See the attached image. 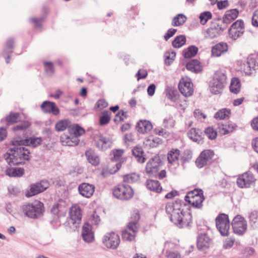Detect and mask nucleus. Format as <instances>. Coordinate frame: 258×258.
<instances>
[{
  "instance_id": "19",
  "label": "nucleus",
  "mask_w": 258,
  "mask_h": 258,
  "mask_svg": "<svg viewBox=\"0 0 258 258\" xmlns=\"http://www.w3.org/2000/svg\"><path fill=\"white\" fill-rule=\"evenodd\" d=\"M67 212V208L62 200H59L57 203L54 204L51 209V214L56 216L57 218L65 216Z\"/></svg>"
},
{
  "instance_id": "43",
  "label": "nucleus",
  "mask_w": 258,
  "mask_h": 258,
  "mask_svg": "<svg viewBox=\"0 0 258 258\" xmlns=\"http://www.w3.org/2000/svg\"><path fill=\"white\" fill-rule=\"evenodd\" d=\"M186 37L183 35H180L175 37L172 42L173 47L179 48L183 46L186 43Z\"/></svg>"
},
{
  "instance_id": "39",
  "label": "nucleus",
  "mask_w": 258,
  "mask_h": 258,
  "mask_svg": "<svg viewBox=\"0 0 258 258\" xmlns=\"http://www.w3.org/2000/svg\"><path fill=\"white\" fill-rule=\"evenodd\" d=\"M20 114L17 112H11L9 115L4 119H1V122H6L7 126H9L18 121Z\"/></svg>"
},
{
  "instance_id": "63",
  "label": "nucleus",
  "mask_w": 258,
  "mask_h": 258,
  "mask_svg": "<svg viewBox=\"0 0 258 258\" xmlns=\"http://www.w3.org/2000/svg\"><path fill=\"white\" fill-rule=\"evenodd\" d=\"M227 26H228L226 24L222 23V24H217L213 25L211 28H214V29H215L216 31L219 32L220 34H221L223 32L227 29Z\"/></svg>"
},
{
  "instance_id": "28",
  "label": "nucleus",
  "mask_w": 258,
  "mask_h": 258,
  "mask_svg": "<svg viewBox=\"0 0 258 258\" xmlns=\"http://www.w3.org/2000/svg\"><path fill=\"white\" fill-rule=\"evenodd\" d=\"M14 39L13 38L8 39L5 44V47L3 50V55L5 57L7 63H9V59L13 53L14 48Z\"/></svg>"
},
{
  "instance_id": "18",
  "label": "nucleus",
  "mask_w": 258,
  "mask_h": 258,
  "mask_svg": "<svg viewBox=\"0 0 258 258\" xmlns=\"http://www.w3.org/2000/svg\"><path fill=\"white\" fill-rule=\"evenodd\" d=\"M70 223H72L74 227L77 228L82 220V214L81 208L79 207L72 208L70 211Z\"/></svg>"
},
{
  "instance_id": "6",
  "label": "nucleus",
  "mask_w": 258,
  "mask_h": 258,
  "mask_svg": "<svg viewBox=\"0 0 258 258\" xmlns=\"http://www.w3.org/2000/svg\"><path fill=\"white\" fill-rule=\"evenodd\" d=\"M113 195L118 199L128 200L133 197L134 190L128 184H119L114 187Z\"/></svg>"
},
{
  "instance_id": "49",
  "label": "nucleus",
  "mask_w": 258,
  "mask_h": 258,
  "mask_svg": "<svg viewBox=\"0 0 258 258\" xmlns=\"http://www.w3.org/2000/svg\"><path fill=\"white\" fill-rule=\"evenodd\" d=\"M166 96L167 98L172 102H175L178 99V92L172 88L166 89Z\"/></svg>"
},
{
  "instance_id": "44",
  "label": "nucleus",
  "mask_w": 258,
  "mask_h": 258,
  "mask_svg": "<svg viewBox=\"0 0 258 258\" xmlns=\"http://www.w3.org/2000/svg\"><path fill=\"white\" fill-rule=\"evenodd\" d=\"M229 88L231 92L235 94L240 91V83L237 78H233L231 79Z\"/></svg>"
},
{
  "instance_id": "34",
  "label": "nucleus",
  "mask_w": 258,
  "mask_h": 258,
  "mask_svg": "<svg viewBox=\"0 0 258 258\" xmlns=\"http://www.w3.org/2000/svg\"><path fill=\"white\" fill-rule=\"evenodd\" d=\"M85 156L88 161L93 166H97L99 164L100 159L98 155L91 149L85 152Z\"/></svg>"
},
{
  "instance_id": "60",
  "label": "nucleus",
  "mask_w": 258,
  "mask_h": 258,
  "mask_svg": "<svg viewBox=\"0 0 258 258\" xmlns=\"http://www.w3.org/2000/svg\"><path fill=\"white\" fill-rule=\"evenodd\" d=\"M137 180V177L135 174H127L123 176V182L126 183H133Z\"/></svg>"
},
{
  "instance_id": "14",
  "label": "nucleus",
  "mask_w": 258,
  "mask_h": 258,
  "mask_svg": "<svg viewBox=\"0 0 258 258\" xmlns=\"http://www.w3.org/2000/svg\"><path fill=\"white\" fill-rule=\"evenodd\" d=\"M103 243L107 248L115 249L120 243L119 236L114 232L107 233L103 237Z\"/></svg>"
},
{
  "instance_id": "38",
  "label": "nucleus",
  "mask_w": 258,
  "mask_h": 258,
  "mask_svg": "<svg viewBox=\"0 0 258 258\" xmlns=\"http://www.w3.org/2000/svg\"><path fill=\"white\" fill-rule=\"evenodd\" d=\"M132 154L137 159L138 162L143 163L146 161V158L144 157V151L141 147L136 146L132 149Z\"/></svg>"
},
{
  "instance_id": "64",
  "label": "nucleus",
  "mask_w": 258,
  "mask_h": 258,
  "mask_svg": "<svg viewBox=\"0 0 258 258\" xmlns=\"http://www.w3.org/2000/svg\"><path fill=\"white\" fill-rule=\"evenodd\" d=\"M44 20V17H41L39 19L36 18H32L29 19L30 22L33 23L35 24V27L37 28H40L42 26L41 22Z\"/></svg>"
},
{
  "instance_id": "8",
  "label": "nucleus",
  "mask_w": 258,
  "mask_h": 258,
  "mask_svg": "<svg viewBox=\"0 0 258 258\" xmlns=\"http://www.w3.org/2000/svg\"><path fill=\"white\" fill-rule=\"evenodd\" d=\"M231 225L233 232L239 236L243 235L247 229L246 220L240 215H237L234 217Z\"/></svg>"
},
{
  "instance_id": "27",
  "label": "nucleus",
  "mask_w": 258,
  "mask_h": 258,
  "mask_svg": "<svg viewBox=\"0 0 258 258\" xmlns=\"http://www.w3.org/2000/svg\"><path fill=\"white\" fill-rule=\"evenodd\" d=\"M238 14L239 11L236 9L227 10L222 18V23L226 24L228 26L237 18Z\"/></svg>"
},
{
  "instance_id": "57",
  "label": "nucleus",
  "mask_w": 258,
  "mask_h": 258,
  "mask_svg": "<svg viewBox=\"0 0 258 258\" xmlns=\"http://www.w3.org/2000/svg\"><path fill=\"white\" fill-rule=\"evenodd\" d=\"M45 71L47 75L51 76L54 72L53 63L51 62L45 61L44 62Z\"/></svg>"
},
{
  "instance_id": "30",
  "label": "nucleus",
  "mask_w": 258,
  "mask_h": 258,
  "mask_svg": "<svg viewBox=\"0 0 258 258\" xmlns=\"http://www.w3.org/2000/svg\"><path fill=\"white\" fill-rule=\"evenodd\" d=\"M95 145L99 149L104 151L110 147L111 142L109 138L100 135L99 139L95 141Z\"/></svg>"
},
{
  "instance_id": "46",
  "label": "nucleus",
  "mask_w": 258,
  "mask_h": 258,
  "mask_svg": "<svg viewBox=\"0 0 258 258\" xmlns=\"http://www.w3.org/2000/svg\"><path fill=\"white\" fill-rule=\"evenodd\" d=\"M187 17L182 14H177L172 21L173 26H179L183 25L186 21Z\"/></svg>"
},
{
  "instance_id": "24",
  "label": "nucleus",
  "mask_w": 258,
  "mask_h": 258,
  "mask_svg": "<svg viewBox=\"0 0 258 258\" xmlns=\"http://www.w3.org/2000/svg\"><path fill=\"white\" fill-rule=\"evenodd\" d=\"M166 249V258H181L180 254L177 251H174L177 245L172 242H166L165 243Z\"/></svg>"
},
{
  "instance_id": "62",
  "label": "nucleus",
  "mask_w": 258,
  "mask_h": 258,
  "mask_svg": "<svg viewBox=\"0 0 258 258\" xmlns=\"http://www.w3.org/2000/svg\"><path fill=\"white\" fill-rule=\"evenodd\" d=\"M244 27L243 21L241 20H238L234 22L231 26L230 28L233 29L242 30H243Z\"/></svg>"
},
{
  "instance_id": "9",
  "label": "nucleus",
  "mask_w": 258,
  "mask_h": 258,
  "mask_svg": "<svg viewBox=\"0 0 258 258\" xmlns=\"http://www.w3.org/2000/svg\"><path fill=\"white\" fill-rule=\"evenodd\" d=\"M139 219L140 215L136 214L135 220L130 221L127 228L122 231V236L124 240L131 241L134 239L135 234L138 231L137 224Z\"/></svg>"
},
{
  "instance_id": "56",
  "label": "nucleus",
  "mask_w": 258,
  "mask_h": 258,
  "mask_svg": "<svg viewBox=\"0 0 258 258\" xmlns=\"http://www.w3.org/2000/svg\"><path fill=\"white\" fill-rule=\"evenodd\" d=\"M174 122L173 117L170 115L164 119L163 124L165 127L169 128L174 126Z\"/></svg>"
},
{
  "instance_id": "1",
  "label": "nucleus",
  "mask_w": 258,
  "mask_h": 258,
  "mask_svg": "<svg viewBox=\"0 0 258 258\" xmlns=\"http://www.w3.org/2000/svg\"><path fill=\"white\" fill-rule=\"evenodd\" d=\"M13 146L14 147L10 149L13 153H7V162L10 166L24 165L25 161H29L31 158L30 151L24 145Z\"/></svg>"
},
{
  "instance_id": "5",
  "label": "nucleus",
  "mask_w": 258,
  "mask_h": 258,
  "mask_svg": "<svg viewBox=\"0 0 258 258\" xmlns=\"http://www.w3.org/2000/svg\"><path fill=\"white\" fill-rule=\"evenodd\" d=\"M183 201L181 200L177 199L173 202H168L165 206L166 213L168 215L170 220L173 223L176 221V218L179 214H181L183 210L181 209L182 204Z\"/></svg>"
},
{
  "instance_id": "50",
  "label": "nucleus",
  "mask_w": 258,
  "mask_h": 258,
  "mask_svg": "<svg viewBox=\"0 0 258 258\" xmlns=\"http://www.w3.org/2000/svg\"><path fill=\"white\" fill-rule=\"evenodd\" d=\"M111 113L108 111H104L99 117V124L101 125L107 124L110 120Z\"/></svg>"
},
{
  "instance_id": "10",
  "label": "nucleus",
  "mask_w": 258,
  "mask_h": 258,
  "mask_svg": "<svg viewBox=\"0 0 258 258\" xmlns=\"http://www.w3.org/2000/svg\"><path fill=\"white\" fill-rule=\"evenodd\" d=\"M173 223L179 228H190L192 224V216L189 211L181 212Z\"/></svg>"
},
{
  "instance_id": "11",
  "label": "nucleus",
  "mask_w": 258,
  "mask_h": 258,
  "mask_svg": "<svg viewBox=\"0 0 258 258\" xmlns=\"http://www.w3.org/2000/svg\"><path fill=\"white\" fill-rule=\"evenodd\" d=\"M214 155V152L212 150L203 151L195 161L196 166L199 168H202L205 166L210 165L213 162Z\"/></svg>"
},
{
  "instance_id": "3",
  "label": "nucleus",
  "mask_w": 258,
  "mask_h": 258,
  "mask_svg": "<svg viewBox=\"0 0 258 258\" xmlns=\"http://www.w3.org/2000/svg\"><path fill=\"white\" fill-rule=\"evenodd\" d=\"M21 209L26 216L30 218L37 219L42 215L44 206L41 202L36 201L31 204L23 205Z\"/></svg>"
},
{
  "instance_id": "31",
  "label": "nucleus",
  "mask_w": 258,
  "mask_h": 258,
  "mask_svg": "<svg viewBox=\"0 0 258 258\" xmlns=\"http://www.w3.org/2000/svg\"><path fill=\"white\" fill-rule=\"evenodd\" d=\"M136 128L137 131L142 134L147 133L152 128L151 123L146 120H140L137 122Z\"/></svg>"
},
{
  "instance_id": "26",
  "label": "nucleus",
  "mask_w": 258,
  "mask_h": 258,
  "mask_svg": "<svg viewBox=\"0 0 258 258\" xmlns=\"http://www.w3.org/2000/svg\"><path fill=\"white\" fill-rule=\"evenodd\" d=\"M82 236L83 240L87 242H91L94 239V233L92 230V226L86 222L82 227Z\"/></svg>"
},
{
  "instance_id": "33",
  "label": "nucleus",
  "mask_w": 258,
  "mask_h": 258,
  "mask_svg": "<svg viewBox=\"0 0 258 258\" xmlns=\"http://www.w3.org/2000/svg\"><path fill=\"white\" fill-rule=\"evenodd\" d=\"M228 50L226 43L220 42L214 45L212 49V54L215 56H220L222 53Z\"/></svg>"
},
{
  "instance_id": "48",
  "label": "nucleus",
  "mask_w": 258,
  "mask_h": 258,
  "mask_svg": "<svg viewBox=\"0 0 258 258\" xmlns=\"http://www.w3.org/2000/svg\"><path fill=\"white\" fill-rule=\"evenodd\" d=\"M230 114V110L226 108H223L217 112L214 115V117L216 119H224L229 117Z\"/></svg>"
},
{
  "instance_id": "55",
  "label": "nucleus",
  "mask_w": 258,
  "mask_h": 258,
  "mask_svg": "<svg viewBox=\"0 0 258 258\" xmlns=\"http://www.w3.org/2000/svg\"><path fill=\"white\" fill-rule=\"evenodd\" d=\"M165 57V62L167 64L170 65L172 60H173L176 56V52L174 51L171 52H166L164 55Z\"/></svg>"
},
{
  "instance_id": "4",
  "label": "nucleus",
  "mask_w": 258,
  "mask_h": 258,
  "mask_svg": "<svg viewBox=\"0 0 258 258\" xmlns=\"http://www.w3.org/2000/svg\"><path fill=\"white\" fill-rule=\"evenodd\" d=\"M205 200L203 191L201 189H195L188 192L184 197V200L194 208L201 209Z\"/></svg>"
},
{
  "instance_id": "32",
  "label": "nucleus",
  "mask_w": 258,
  "mask_h": 258,
  "mask_svg": "<svg viewBox=\"0 0 258 258\" xmlns=\"http://www.w3.org/2000/svg\"><path fill=\"white\" fill-rule=\"evenodd\" d=\"M6 174L11 177H20L25 173V170L21 167H8L5 171Z\"/></svg>"
},
{
  "instance_id": "52",
  "label": "nucleus",
  "mask_w": 258,
  "mask_h": 258,
  "mask_svg": "<svg viewBox=\"0 0 258 258\" xmlns=\"http://www.w3.org/2000/svg\"><path fill=\"white\" fill-rule=\"evenodd\" d=\"M212 17V13L209 11H205L200 14L199 19L202 25H205Z\"/></svg>"
},
{
  "instance_id": "40",
  "label": "nucleus",
  "mask_w": 258,
  "mask_h": 258,
  "mask_svg": "<svg viewBox=\"0 0 258 258\" xmlns=\"http://www.w3.org/2000/svg\"><path fill=\"white\" fill-rule=\"evenodd\" d=\"M71 121L69 119H62L56 123L55 128L58 132L63 131L68 128V132H69V128L71 127Z\"/></svg>"
},
{
  "instance_id": "16",
  "label": "nucleus",
  "mask_w": 258,
  "mask_h": 258,
  "mask_svg": "<svg viewBox=\"0 0 258 258\" xmlns=\"http://www.w3.org/2000/svg\"><path fill=\"white\" fill-rule=\"evenodd\" d=\"M241 69L246 75L252 74L258 69V62L253 55L248 56L246 61L241 66Z\"/></svg>"
},
{
  "instance_id": "42",
  "label": "nucleus",
  "mask_w": 258,
  "mask_h": 258,
  "mask_svg": "<svg viewBox=\"0 0 258 258\" xmlns=\"http://www.w3.org/2000/svg\"><path fill=\"white\" fill-rule=\"evenodd\" d=\"M198 48L195 45H190L185 49L182 51V54L184 57L186 58H190L195 56L198 52Z\"/></svg>"
},
{
  "instance_id": "25",
  "label": "nucleus",
  "mask_w": 258,
  "mask_h": 258,
  "mask_svg": "<svg viewBox=\"0 0 258 258\" xmlns=\"http://www.w3.org/2000/svg\"><path fill=\"white\" fill-rule=\"evenodd\" d=\"M79 193L83 197L89 198L93 194L95 186L88 183H83L78 187Z\"/></svg>"
},
{
  "instance_id": "13",
  "label": "nucleus",
  "mask_w": 258,
  "mask_h": 258,
  "mask_svg": "<svg viewBox=\"0 0 258 258\" xmlns=\"http://www.w3.org/2000/svg\"><path fill=\"white\" fill-rule=\"evenodd\" d=\"M161 159L158 156L150 159L147 162L146 166V171L147 174L150 177H156L157 175V172L159 171L161 165Z\"/></svg>"
},
{
  "instance_id": "54",
  "label": "nucleus",
  "mask_w": 258,
  "mask_h": 258,
  "mask_svg": "<svg viewBox=\"0 0 258 258\" xmlns=\"http://www.w3.org/2000/svg\"><path fill=\"white\" fill-rule=\"evenodd\" d=\"M205 134L211 140L215 139L217 136V132L211 127L206 128L205 130Z\"/></svg>"
},
{
  "instance_id": "36",
  "label": "nucleus",
  "mask_w": 258,
  "mask_h": 258,
  "mask_svg": "<svg viewBox=\"0 0 258 258\" xmlns=\"http://www.w3.org/2000/svg\"><path fill=\"white\" fill-rule=\"evenodd\" d=\"M187 70L195 73H199L202 71V66L198 59H192L186 64Z\"/></svg>"
},
{
  "instance_id": "20",
  "label": "nucleus",
  "mask_w": 258,
  "mask_h": 258,
  "mask_svg": "<svg viewBox=\"0 0 258 258\" xmlns=\"http://www.w3.org/2000/svg\"><path fill=\"white\" fill-rule=\"evenodd\" d=\"M178 89L180 93L185 97L191 96L194 92L193 85L189 81L182 79L178 84Z\"/></svg>"
},
{
  "instance_id": "29",
  "label": "nucleus",
  "mask_w": 258,
  "mask_h": 258,
  "mask_svg": "<svg viewBox=\"0 0 258 258\" xmlns=\"http://www.w3.org/2000/svg\"><path fill=\"white\" fill-rule=\"evenodd\" d=\"M203 133L199 129L191 128L187 133L188 137L192 141L199 144H202L203 142Z\"/></svg>"
},
{
  "instance_id": "45",
  "label": "nucleus",
  "mask_w": 258,
  "mask_h": 258,
  "mask_svg": "<svg viewBox=\"0 0 258 258\" xmlns=\"http://www.w3.org/2000/svg\"><path fill=\"white\" fill-rule=\"evenodd\" d=\"M69 133H72L76 137L78 138V137L85 133V130L77 124H72L71 127L69 128Z\"/></svg>"
},
{
  "instance_id": "23",
  "label": "nucleus",
  "mask_w": 258,
  "mask_h": 258,
  "mask_svg": "<svg viewBox=\"0 0 258 258\" xmlns=\"http://www.w3.org/2000/svg\"><path fill=\"white\" fill-rule=\"evenodd\" d=\"M211 239L206 233H201L197 237V245L200 250H204L209 247Z\"/></svg>"
},
{
  "instance_id": "15",
  "label": "nucleus",
  "mask_w": 258,
  "mask_h": 258,
  "mask_svg": "<svg viewBox=\"0 0 258 258\" xmlns=\"http://www.w3.org/2000/svg\"><path fill=\"white\" fill-rule=\"evenodd\" d=\"M255 180L253 173L250 171H247L237 178L236 182L239 187H249Z\"/></svg>"
},
{
  "instance_id": "37",
  "label": "nucleus",
  "mask_w": 258,
  "mask_h": 258,
  "mask_svg": "<svg viewBox=\"0 0 258 258\" xmlns=\"http://www.w3.org/2000/svg\"><path fill=\"white\" fill-rule=\"evenodd\" d=\"M146 186L150 190L156 192H160L162 189L160 182L157 180H147L146 181Z\"/></svg>"
},
{
  "instance_id": "35",
  "label": "nucleus",
  "mask_w": 258,
  "mask_h": 258,
  "mask_svg": "<svg viewBox=\"0 0 258 258\" xmlns=\"http://www.w3.org/2000/svg\"><path fill=\"white\" fill-rule=\"evenodd\" d=\"M237 126L231 121L227 122L226 123H219V133L221 135H226L232 132Z\"/></svg>"
},
{
  "instance_id": "12",
  "label": "nucleus",
  "mask_w": 258,
  "mask_h": 258,
  "mask_svg": "<svg viewBox=\"0 0 258 258\" xmlns=\"http://www.w3.org/2000/svg\"><path fill=\"white\" fill-rule=\"evenodd\" d=\"M49 187V183L46 180H41L30 185L25 191V196L30 198L44 191Z\"/></svg>"
},
{
  "instance_id": "17",
  "label": "nucleus",
  "mask_w": 258,
  "mask_h": 258,
  "mask_svg": "<svg viewBox=\"0 0 258 258\" xmlns=\"http://www.w3.org/2000/svg\"><path fill=\"white\" fill-rule=\"evenodd\" d=\"M42 141L40 137H31L24 140L14 139L11 142L12 145H24L36 148L41 144Z\"/></svg>"
},
{
  "instance_id": "22",
  "label": "nucleus",
  "mask_w": 258,
  "mask_h": 258,
  "mask_svg": "<svg viewBox=\"0 0 258 258\" xmlns=\"http://www.w3.org/2000/svg\"><path fill=\"white\" fill-rule=\"evenodd\" d=\"M60 140L62 145L69 146L77 145L80 141L78 138L69 132L68 133H64L61 135Z\"/></svg>"
},
{
  "instance_id": "61",
  "label": "nucleus",
  "mask_w": 258,
  "mask_h": 258,
  "mask_svg": "<svg viewBox=\"0 0 258 258\" xmlns=\"http://www.w3.org/2000/svg\"><path fill=\"white\" fill-rule=\"evenodd\" d=\"M192 157V152L189 150H185L181 157V160L184 163L188 162L191 159Z\"/></svg>"
},
{
  "instance_id": "2",
  "label": "nucleus",
  "mask_w": 258,
  "mask_h": 258,
  "mask_svg": "<svg viewBox=\"0 0 258 258\" xmlns=\"http://www.w3.org/2000/svg\"><path fill=\"white\" fill-rule=\"evenodd\" d=\"M227 84V76L225 71L217 70L213 75L210 84L211 92L214 94L220 93Z\"/></svg>"
},
{
  "instance_id": "7",
  "label": "nucleus",
  "mask_w": 258,
  "mask_h": 258,
  "mask_svg": "<svg viewBox=\"0 0 258 258\" xmlns=\"http://www.w3.org/2000/svg\"><path fill=\"white\" fill-rule=\"evenodd\" d=\"M215 221L217 228L221 235L228 236L230 229V221L228 215L224 213L219 214Z\"/></svg>"
},
{
  "instance_id": "41",
  "label": "nucleus",
  "mask_w": 258,
  "mask_h": 258,
  "mask_svg": "<svg viewBox=\"0 0 258 258\" xmlns=\"http://www.w3.org/2000/svg\"><path fill=\"white\" fill-rule=\"evenodd\" d=\"M249 224L251 228H258V211H254L249 214Z\"/></svg>"
},
{
  "instance_id": "58",
  "label": "nucleus",
  "mask_w": 258,
  "mask_h": 258,
  "mask_svg": "<svg viewBox=\"0 0 258 258\" xmlns=\"http://www.w3.org/2000/svg\"><path fill=\"white\" fill-rule=\"evenodd\" d=\"M235 241V239L234 237H230L226 238L224 241L223 248L225 249H230L233 246Z\"/></svg>"
},
{
  "instance_id": "51",
  "label": "nucleus",
  "mask_w": 258,
  "mask_h": 258,
  "mask_svg": "<svg viewBox=\"0 0 258 258\" xmlns=\"http://www.w3.org/2000/svg\"><path fill=\"white\" fill-rule=\"evenodd\" d=\"M30 125L31 123L29 121H24L21 123L13 126L12 130L14 132L20 131L24 132L30 126Z\"/></svg>"
},
{
  "instance_id": "47",
  "label": "nucleus",
  "mask_w": 258,
  "mask_h": 258,
  "mask_svg": "<svg viewBox=\"0 0 258 258\" xmlns=\"http://www.w3.org/2000/svg\"><path fill=\"white\" fill-rule=\"evenodd\" d=\"M180 151L178 149H172L168 154L167 159L169 163H172L179 158Z\"/></svg>"
},
{
  "instance_id": "21",
  "label": "nucleus",
  "mask_w": 258,
  "mask_h": 258,
  "mask_svg": "<svg viewBox=\"0 0 258 258\" xmlns=\"http://www.w3.org/2000/svg\"><path fill=\"white\" fill-rule=\"evenodd\" d=\"M40 107L42 111L45 113H52L54 115H57L60 112L56 104L50 101H44Z\"/></svg>"
},
{
  "instance_id": "53",
  "label": "nucleus",
  "mask_w": 258,
  "mask_h": 258,
  "mask_svg": "<svg viewBox=\"0 0 258 258\" xmlns=\"http://www.w3.org/2000/svg\"><path fill=\"white\" fill-rule=\"evenodd\" d=\"M228 33L230 37L233 40H236L237 38L241 36L244 31L242 30L233 29V28H229Z\"/></svg>"
},
{
  "instance_id": "59",
  "label": "nucleus",
  "mask_w": 258,
  "mask_h": 258,
  "mask_svg": "<svg viewBox=\"0 0 258 258\" xmlns=\"http://www.w3.org/2000/svg\"><path fill=\"white\" fill-rule=\"evenodd\" d=\"M220 35L219 32L216 31L215 29L210 27L206 31V37L212 39L218 37Z\"/></svg>"
}]
</instances>
